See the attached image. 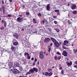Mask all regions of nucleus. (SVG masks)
<instances>
[{"mask_svg":"<svg viewBox=\"0 0 77 77\" xmlns=\"http://www.w3.org/2000/svg\"><path fill=\"white\" fill-rule=\"evenodd\" d=\"M51 39L52 41L54 43V47L57 48V47H59V43L57 42V41L53 38H51Z\"/></svg>","mask_w":77,"mask_h":77,"instance_id":"f257e3e1","label":"nucleus"},{"mask_svg":"<svg viewBox=\"0 0 77 77\" xmlns=\"http://www.w3.org/2000/svg\"><path fill=\"white\" fill-rule=\"evenodd\" d=\"M34 71H35V72H38V70L37 69H36L35 67H34L33 69H32L29 70V72H31V73H33V72H34Z\"/></svg>","mask_w":77,"mask_h":77,"instance_id":"f03ea898","label":"nucleus"},{"mask_svg":"<svg viewBox=\"0 0 77 77\" xmlns=\"http://www.w3.org/2000/svg\"><path fill=\"white\" fill-rule=\"evenodd\" d=\"M12 72L14 74H17L20 73V71L16 69H14Z\"/></svg>","mask_w":77,"mask_h":77,"instance_id":"7ed1b4c3","label":"nucleus"},{"mask_svg":"<svg viewBox=\"0 0 77 77\" xmlns=\"http://www.w3.org/2000/svg\"><path fill=\"white\" fill-rule=\"evenodd\" d=\"M66 64L68 66H71L72 65V63L71 61H70L69 62V61H67L66 62Z\"/></svg>","mask_w":77,"mask_h":77,"instance_id":"20e7f679","label":"nucleus"},{"mask_svg":"<svg viewBox=\"0 0 77 77\" xmlns=\"http://www.w3.org/2000/svg\"><path fill=\"white\" fill-rule=\"evenodd\" d=\"M70 8H71L72 9L74 10L75 9H76V8H77V6H76V5L73 4L70 6Z\"/></svg>","mask_w":77,"mask_h":77,"instance_id":"39448f33","label":"nucleus"},{"mask_svg":"<svg viewBox=\"0 0 77 77\" xmlns=\"http://www.w3.org/2000/svg\"><path fill=\"white\" fill-rule=\"evenodd\" d=\"M62 54L63 56H65V57H66L68 56V53L66 51H63V53H62Z\"/></svg>","mask_w":77,"mask_h":77,"instance_id":"423d86ee","label":"nucleus"},{"mask_svg":"<svg viewBox=\"0 0 77 77\" xmlns=\"http://www.w3.org/2000/svg\"><path fill=\"white\" fill-rule=\"evenodd\" d=\"M14 66L15 67H18L19 68H20V64L18 62H14Z\"/></svg>","mask_w":77,"mask_h":77,"instance_id":"0eeeda50","label":"nucleus"},{"mask_svg":"<svg viewBox=\"0 0 77 77\" xmlns=\"http://www.w3.org/2000/svg\"><path fill=\"white\" fill-rule=\"evenodd\" d=\"M50 41V39L48 38H45L44 40V42H46V43H48V42Z\"/></svg>","mask_w":77,"mask_h":77,"instance_id":"6e6552de","label":"nucleus"},{"mask_svg":"<svg viewBox=\"0 0 77 77\" xmlns=\"http://www.w3.org/2000/svg\"><path fill=\"white\" fill-rule=\"evenodd\" d=\"M13 62H10L8 63V66L10 67V68H12V66L13 65Z\"/></svg>","mask_w":77,"mask_h":77,"instance_id":"1a4fd4ad","label":"nucleus"},{"mask_svg":"<svg viewBox=\"0 0 77 77\" xmlns=\"http://www.w3.org/2000/svg\"><path fill=\"white\" fill-rule=\"evenodd\" d=\"M47 32L48 33H50L51 32V28H47Z\"/></svg>","mask_w":77,"mask_h":77,"instance_id":"9d476101","label":"nucleus"},{"mask_svg":"<svg viewBox=\"0 0 77 77\" xmlns=\"http://www.w3.org/2000/svg\"><path fill=\"white\" fill-rule=\"evenodd\" d=\"M17 21H18L19 23H21L23 20H21L20 17H19L17 19Z\"/></svg>","mask_w":77,"mask_h":77,"instance_id":"9b49d317","label":"nucleus"},{"mask_svg":"<svg viewBox=\"0 0 77 77\" xmlns=\"http://www.w3.org/2000/svg\"><path fill=\"white\" fill-rule=\"evenodd\" d=\"M49 6L50 4H48L46 6V9L47 10H48V11H50V7H49Z\"/></svg>","mask_w":77,"mask_h":77,"instance_id":"f8f14e48","label":"nucleus"},{"mask_svg":"<svg viewBox=\"0 0 77 77\" xmlns=\"http://www.w3.org/2000/svg\"><path fill=\"white\" fill-rule=\"evenodd\" d=\"M39 57L40 59H43L44 58V55H40Z\"/></svg>","mask_w":77,"mask_h":77,"instance_id":"ddd939ff","label":"nucleus"},{"mask_svg":"<svg viewBox=\"0 0 77 77\" xmlns=\"http://www.w3.org/2000/svg\"><path fill=\"white\" fill-rule=\"evenodd\" d=\"M11 50L13 51H15V48H14V46L12 45L11 47Z\"/></svg>","mask_w":77,"mask_h":77,"instance_id":"4468645a","label":"nucleus"},{"mask_svg":"<svg viewBox=\"0 0 77 77\" xmlns=\"http://www.w3.org/2000/svg\"><path fill=\"white\" fill-rule=\"evenodd\" d=\"M33 24H36V23H37V21L36 20V19L34 18L33 19Z\"/></svg>","mask_w":77,"mask_h":77,"instance_id":"2eb2a0df","label":"nucleus"},{"mask_svg":"<svg viewBox=\"0 0 77 77\" xmlns=\"http://www.w3.org/2000/svg\"><path fill=\"white\" fill-rule=\"evenodd\" d=\"M18 43L17 42H14L13 43V45H16L17 46V45H18Z\"/></svg>","mask_w":77,"mask_h":77,"instance_id":"dca6fc26","label":"nucleus"},{"mask_svg":"<svg viewBox=\"0 0 77 77\" xmlns=\"http://www.w3.org/2000/svg\"><path fill=\"white\" fill-rule=\"evenodd\" d=\"M45 75H46V76H47L48 75V72H45Z\"/></svg>","mask_w":77,"mask_h":77,"instance_id":"f3484780","label":"nucleus"},{"mask_svg":"<svg viewBox=\"0 0 77 77\" xmlns=\"http://www.w3.org/2000/svg\"><path fill=\"white\" fill-rule=\"evenodd\" d=\"M2 8L3 10V13H4V10L5 12V6H2Z\"/></svg>","mask_w":77,"mask_h":77,"instance_id":"a211bd4d","label":"nucleus"},{"mask_svg":"<svg viewBox=\"0 0 77 77\" xmlns=\"http://www.w3.org/2000/svg\"><path fill=\"white\" fill-rule=\"evenodd\" d=\"M52 73L51 72L50 73H48V76H51V75H52Z\"/></svg>","mask_w":77,"mask_h":77,"instance_id":"6ab92c4d","label":"nucleus"},{"mask_svg":"<svg viewBox=\"0 0 77 77\" xmlns=\"http://www.w3.org/2000/svg\"><path fill=\"white\" fill-rule=\"evenodd\" d=\"M28 74H31V73L30 72H28L26 73V75H27Z\"/></svg>","mask_w":77,"mask_h":77,"instance_id":"aec40b11","label":"nucleus"},{"mask_svg":"<svg viewBox=\"0 0 77 77\" xmlns=\"http://www.w3.org/2000/svg\"><path fill=\"white\" fill-rule=\"evenodd\" d=\"M73 14L74 15H75V14H77V12L75 11H73Z\"/></svg>","mask_w":77,"mask_h":77,"instance_id":"412c9836","label":"nucleus"},{"mask_svg":"<svg viewBox=\"0 0 77 77\" xmlns=\"http://www.w3.org/2000/svg\"><path fill=\"white\" fill-rule=\"evenodd\" d=\"M25 56H26V55H28V56H29L30 54H29V53L27 52H25L24 54Z\"/></svg>","mask_w":77,"mask_h":77,"instance_id":"4be33fe9","label":"nucleus"},{"mask_svg":"<svg viewBox=\"0 0 77 77\" xmlns=\"http://www.w3.org/2000/svg\"><path fill=\"white\" fill-rule=\"evenodd\" d=\"M48 51L49 52H50L51 51V48L50 46H48Z\"/></svg>","mask_w":77,"mask_h":77,"instance_id":"5701e85b","label":"nucleus"},{"mask_svg":"<svg viewBox=\"0 0 77 77\" xmlns=\"http://www.w3.org/2000/svg\"><path fill=\"white\" fill-rule=\"evenodd\" d=\"M15 37H16V38H18V37H19V35H18V34H17V33H16Z\"/></svg>","mask_w":77,"mask_h":77,"instance_id":"b1692460","label":"nucleus"},{"mask_svg":"<svg viewBox=\"0 0 77 77\" xmlns=\"http://www.w3.org/2000/svg\"><path fill=\"white\" fill-rule=\"evenodd\" d=\"M26 15H30V13H29V12H26Z\"/></svg>","mask_w":77,"mask_h":77,"instance_id":"393cba45","label":"nucleus"},{"mask_svg":"<svg viewBox=\"0 0 77 77\" xmlns=\"http://www.w3.org/2000/svg\"><path fill=\"white\" fill-rule=\"evenodd\" d=\"M40 55H43V52L42 51H41L39 52Z\"/></svg>","mask_w":77,"mask_h":77,"instance_id":"a878e982","label":"nucleus"},{"mask_svg":"<svg viewBox=\"0 0 77 77\" xmlns=\"http://www.w3.org/2000/svg\"><path fill=\"white\" fill-rule=\"evenodd\" d=\"M6 21H5L4 20H2L1 23L2 24L4 23Z\"/></svg>","mask_w":77,"mask_h":77,"instance_id":"bb28decb","label":"nucleus"},{"mask_svg":"<svg viewBox=\"0 0 77 77\" xmlns=\"http://www.w3.org/2000/svg\"><path fill=\"white\" fill-rule=\"evenodd\" d=\"M6 25H7V23L6 22H5L4 23V27H6Z\"/></svg>","mask_w":77,"mask_h":77,"instance_id":"cd10ccee","label":"nucleus"},{"mask_svg":"<svg viewBox=\"0 0 77 77\" xmlns=\"http://www.w3.org/2000/svg\"><path fill=\"white\" fill-rule=\"evenodd\" d=\"M55 12H59V10H55Z\"/></svg>","mask_w":77,"mask_h":77,"instance_id":"c85d7f7f","label":"nucleus"},{"mask_svg":"<svg viewBox=\"0 0 77 77\" xmlns=\"http://www.w3.org/2000/svg\"><path fill=\"white\" fill-rule=\"evenodd\" d=\"M64 42L67 44L68 43V41L67 40H65L64 41Z\"/></svg>","mask_w":77,"mask_h":77,"instance_id":"c756f323","label":"nucleus"},{"mask_svg":"<svg viewBox=\"0 0 77 77\" xmlns=\"http://www.w3.org/2000/svg\"><path fill=\"white\" fill-rule=\"evenodd\" d=\"M61 58V56H59L58 57L57 59H58V60H60V59Z\"/></svg>","mask_w":77,"mask_h":77,"instance_id":"7c9ffc66","label":"nucleus"},{"mask_svg":"<svg viewBox=\"0 0 77 77\" xmlns=\"http://www.w3.org/2000/svg\"><path fill=\"white\" fill-rule=\"evenodd\" d=\"M41 23L42 24H44L45 23V21L44 20H42L41 21Z\"/></svg>","mask_w":77,"mask_h":77,"instance_id":"2f4dec72","label":"nucleus"},{"mask_svg":"<svg viewBox=\"0 0 77 77\" xmlns=\"http://www.w3.org/2000/svg\"><path fill=\"white\" fill-rule=\"evenodd\" d=\"M55 30L57 32H59V29H55Z\"/></svg>","mask_w":77,"mask_h":77,"instance_id":"473e14b6","label":"nucleus"},{"mask_svg":"<svg viewBox=\"0 0 77 77\" xmlns=\"http://www.w3.org/2000/svg\"><path fill=\"white\" fill-rule=\"evenodd\" d=\"M38 16H39V17H41L42 16V15H41V14L40 13H39L38 14Z\"/></svg>","mask_w":77,"mask_h":77,"instance_id":"72a5a7b5","label":"nucleus"},{"mask_svg":"<svg viewBox=\"0 0 77 77\" xmlns=\"http://www.w3.org/2000/svg\"><path fill=\"white\" fill-rule=\"evenodd\" d=\"M68 23L69 24H71L72 23L70 21H69V20H68Z\"/></svg>","mask_w":77,"mask_h":77,"instance_id":"f704fd0d","label":"nucleus"},{"mask_svg":"<svg viewBox=\"0 0 77 77\" xmlns=\"http://www.w3.org/2000/svg\"><path fill=\"white\" fill-rule=\"evenodd\" d=\"M48 72H51V69H48Z\"/></svg>","mask_w":77,"mask_h":77,"instance_id":"c9c22d12","label":"nucleus"},{"mask_svg":"<svg viewBox=\"0 0 77 77\" xmlns=\"http://www.w3.org/2000/svg\"><path fill=\"white\" fill-rule=\"evenodd\" d=\"M63 70L62 69L61 71V74H63Z\"/></svg>","mask_w":77,"mask_h":77,"instance_id":"e433bc0d","label":"nucleus"},{"mask_svg":"<svg viewBox=\"0 0 77 77\" xmlns=\"http://www.w3.org/2000/svg\"><path fill=\"white\" fill-rule=\"evenodd\" d=\"M5 29V28L3 26H2L1 28V30H3V29Z\"/></svg>","mask_w":77,"mask_h":77,"instance_id":"4c0bfd02","label":"nucleus"},{"mask_svg":"<svg viewBox=\"0 0 77 77\" xmlns=\"http://www.w3.org/2000/svg\"><path fill=\"white\" fill-rule=\"evenodd\" d=\"M54 23L55 24H57V21H56L54 20Z\"/></svg>","mask_w":77,"mask_h":77,"instance_id":"58836bf2","label":"nucleus"},{"mask_svg":"<svg viewBox=\"0 0 77 77\" xmlns=\"http://www.w3.org/2000/svg\"><path fill=\"white\" fill-rule=\"evenodd\" d=\"M54 59L55 60H57V56H55L54 57Z\"/></svg>","mask_w":77,"mask_h":77,"instance_id":"ea45409f","label":"nucleus"},{"mask_svg":"<svg viewBox=\"0 0 77 77\" xmlns=\"http://www.w3.org/2000/svg\"><path fill=\"white\" fill-rule=\"evenodd\" d=\"M41 70V68L39 66H38V71H40Z\"/></svg>","mask_w":77,"mask_h":77,"instance_id":"a19ab883","label":"nucleus"},{"mask_svg":"<svg viewBox=\"0 0 77 77\" xmlns=\"http://www.w3.org/2000/svg\"><path fill=\"white\" fill-rule=\"evenodd\" d=\"M59 69L60 70H61L62 69V67L60 66V68H59Z\"/></svg>","mask_w":77,"mask_h":77,"instance_id":"79ce46f5","label":"nucleus"},{"mask_svg":"<svg viewBox=\"0 0 77 77\" xmlns=\"http://www.w3.org/2000/svg\"><path fill=\"white\" fill-rule=\"evenodd\" d=\"M53 18H57V17L56 16H54L53 17Z\"/></svg>","mask_w":77,"mask_h":77,"instance_id":"37998d69","label":"nucleus"},{"mask_svg":"<svg viewBox=\"0 0 77 77\" xmlns=\"http://www.w3.org/2000/svg\"><path fill=\"white\" fill-rule=\"evenodd\" d=\"M57 54H59V55H60V53L59 52H57Z\"/></svg>","mask_w":77,"mask_h":77,"instance_id":"c03bdc74","label":"nucleus"},{"mask_svg":"<svg viewBox=\"0 0 77 77\" xmlns=\"http://www.w3.org/2000/svg\"><path fill=\"white\" fill-rule=\"evenodd\" d=\"M27 56L28 57H27V59H30V56Z\"/></svg>","mask_w":77,"mask_h":77,"instance_id":"a18cd8bd","label":"nucleus"},{"mask_svg":"<svg viewBox=\"0 0 77 77\" xmlns=\"http://www.w3.org/2000/svg\"><path fill=\"white\" fill-rule=\"evenodd\" d=\"M67 44L66 43H65V42H64L63 43V45H66Z\"/></svg>","mask_w":77,"mask_h":77,"instance_id":"49530a36","label":"nucleus"},{"mask_svg":"<svg viewBox=\"0 0 77 77\" xmlns=\"http://www.w3.org/2000/svg\"><path fill=\"white\" fill-rule=\"evenodd\" d=\"M14 37H15V36H16V33H15L14 35H13Z\"/></svg>","mask_w":77,"mask_h":77,"instance_id":"de8ad7c7","label":"nucleus"},{"mask_svg":"<svg viewBox=\"0 0 77 77\" xmlns=\"http://www.w3.org/2000/svg\"><path fill=\"white\" fill-rule=\"evenodd\" d=\"M74 66V68H76V69H77V66L76 65H75L74 66Z\"/></svg>","mask_w":77,"mask_h":77,"instance_id":"09e8293b","label":"nucleus"},{"mask_svg":"<svg viewBox=\"0 0 77 77\" xmlns=\"http://www.w3.org/2000/svg\"><path fill=\"white\" fill-rule=\"evenodd\" d=\"M63 48L64 49H68V48H66V47H63Z\"/></svg>","mask_w":77,"mask_h":77,"instance_id":"8fccbe9b","label":"nucleus"},{"mask_svg":"<svg viewBox=\"0 0 77 77\" xmlns=\"http://www.w3.org/2000/svg\"><path fill=\"white\" fill-rule=\"evenodd\" d=\"M8 17H11V15H10L9 14H8Z\"/></svg>","mask_w":77,"mask_h":77,"instance_id":"3c124183","label":"nucleus"},{"mask_svg":"<svg viewBox=\"0 0 77 77\" xmlns=\"http://www.w3.org/2000/svg\"><path fill=\"white\" fill-rule=\"evenodd\" d=\"M19 17H20V18H21L22 17V16H23V15H19Z\"/></svg>","mask_w":77,"mask_h":77,"instance_id":"603ef678","label":"nucleus"},{"mask_svg":"<svg viewBox=\"0 0 77 77\" xmlns=\"http://www.w3.org/2000/svg\"><path fill=\"white\" fill-rule=\"evenodd\" d=\"M2 11V8L0 7V11L1 12Z\"/></svg>","mask_w":77,"mask_h":77,"instance_id":"864d4df0","label":"nucleus"},{"mask_svg":"<svg viewBox=\"0 0 77 77\" xmlns=\"http://www.w3.org/2000/svg\"><path fill=\"white\" fill-rule=\"evenodd\" d=\"M57 15H59L60 14V13H57Z\"/></svg>","mask_w":77,"mask_h":77,"instance_id":"5fc2aeb1","label":"nucleus"},{"mask_svg":"<svg viewBox=\"0 0 77 77\" xmlns=\"http://www.w3.org/2000/svg\"><path fill=\"white\" fill-rule=\"evenodd\" d=\"M70 6V4H69V3L68 4L67 6Z\"/></svg>","mask_w":77,"mask_h":77,"instance_id":"6e6d98bb","label":"nucleus"},{"mask_svg":"<svg viewBox=\"0 0 77 77\" xmlns=\"http://www.w3.org/2000/svg\"><path fill=\"white\" fill-rule=\"evenodd\" d=\"M36 61H37V59H36V58H35L34 62H36Z\"/></svg>","mask_w":77,"mask_h":77,"instance_id":"4d7b16f0","label":"nucleus"},{"mask_svg":"<svg viewBox=\"0 0 77 77\" xmlns=\"http://www.w3.org/2000/svg\"><path fill=\"white\" fill-rule=\"evenodd\" d=\"M30 27V25H29L28 26V27Z\"/></svg>","mask_w":77,"mask_h":77,"instance_id":"13d9d810","label":"nucleus"},{"mask_svg":"<svg viewBox=\"0 0 77 77\" xmlns=\"http://www.w3.org/2000/svg\"><path fill=\"white\" fill-rule=\"evenodd\" d=\"M75 64H77V61H76L75 62Z\"/></svg>","mask_w":77,"mask_h":77,"instance_id":"bf43d9fd","label":"nucleus"},{"mask_svg":"<svg viewBox=\"0 0 77 77\" xmlns=\"http://www.w3.org/2000/svg\"><path fill=\"white\" fill-rule=\"evenodd\" d=\"M24 29L23 28L22 29V31H24Z\"/></svg>","mask_w":77,"mask_h":77,"instance_id":"052dcab7","label":"nucleus"},{"mask_svg":"<svg viewBox=\"0 0 77 77\" xmlns=\"http://www.w3.org/2000/svg\"><path fill=\"white\" fill-rule=\"evenodd\" d=\"M52 44H53L52 43L50 45V46H51H51H52Z\"/></svg>","mask_w":77,"mask_h":77,"instance_id":"680f3d73","label":"nucleus"},{"mask_svg":"<svg viewBox=\"0 0 77 77\" xmlns=\"http://www.w3.org/2000/svg\"><path fill=\"white\" fill-rule=\"evenodd\" d=\"M10 2H12V0H9Z\"/></svg>","mask_w":77,"mask_h":77,"instance_id":"e2e57ef3","label":"nucleus"},{"mask_svg":"<svg viewBox=\"0 0 77 77\" xmlns=\"http://www.w3.org/2000/svg\"><path fill=\"white\" fill-rule=\"evenodd\" d=\"M35 62H34L33 63V65H35Z\"/></svg>","mask_w":77,"mask_h":77,"instance_id":"0e129e2a","label":"nucleus"},{"mask_svg":"<svg viewBox=\"0 0 77 77\" xmlns=\"http://www.w3.org/2000/svg\"><path fill=\"white\" fill-rule=\"evenodd\" d=\"M2 4H4V1H3V0L2 1Z\"/></svg>","mask_w":77,"mask_h":77,"instance_id":"69168bd1","label":"nucleus"},{"mask_svg":"<svg viewBox=\"0 0 77 77\" xmlns=\"http://www.w3.org/2000/svg\"><path fill=\"white\" fill-rule=\"evenodd\" d=\"M46 56H48V54L47 53L46 54Z\"/></svg>","mask_w":77,"mask_h":77,"instance_id":"338daca9","label":"nucleus"},{"mask_svg":"<svg viewBox=\"0 0 77 77\" xmlns=\"http://www.w3.org/2000/svg\"><path fill=\"white\" fill-rule=\"evenodd\" d=\"M42 74H43L44 75H45V73H44V72H42Z\"/></svg>","mask_w":77,"mask_h":77,"instance_id":"774afa93","label":"nucleus"}]
</instances>
